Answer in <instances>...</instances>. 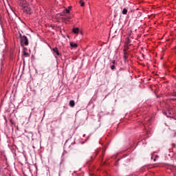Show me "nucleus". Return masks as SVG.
<instances>
[{
	"mask_svg": "<svg viewBox=\"0 0 176 176\" xmlns=\"http://www.w3.org/2000/svg\"><path fill=\"white\" fill-rule=\"evenodd\" d=\"M16 3L19 7L23 10V13L26 14H32L34 13V6L32 4H29L25 0H16Z\"/></svg>",
	"mask_w": 176,
	"mask_h": 176,
	"instance_id": "obj_1",
	"label": "nucleus"
},
{
	"mask_svg": "<svg viewBox=\"0 0 176 176\" xmlns=\"http://www.w3.org/2000/svg\"><path fill=\"white\" fill-rule=\"evenodd\" d=\"M21 46H28V38L25 35L22 36L20 34Z\"/></svg>",
	"mask_w": 176,
	"mask_h": 176,
	"instance_id": "obj_2",
	"label": "nucleus"
},
{
	"mask_svg": "<svg viewBox=\"0 0 176 176\" xmlns=\"http://www.w3.org/2000/svg\"><path fill=\"white\" fill-rule=\"evenodd\" d=\"M72 32L76 34H80V35H83V31L79 28H74L72 29Z\"/></svg>",
	"mask_w": 176,
	"mask_h": 176,
	"instance_id": "obj_3",
	"label": "nucleus"
},
{
	"mask_svg": "<svg viewBox=\"0 0 176 176\" xmlns=\"http://www.w3.org/2000/svg\"><path fill=\"white\" fill-rule=\"evenodd\" d=\"M130 43H131V41L130 40V38L129 37H127L126 38V41H125V47L126 49H129V45H130Z\"/></svg>",
	"mask_w": 176,
	"mask_h": 176,
	"instance_id": "obj_4",
	"label": "nucleus"
},
{
	"mask_svg": "<svg viewBox=\"0 0 176 176\" xmlns=\"http://www.w3.org/2000/svg\"><path fill=\"white\" fill-rule=\"evenodd\" d=\"M52 52H54V53H56V56H60V52H58V48H57V47L53 48Z\"/></svg>",
	"mask_w": 176,
	"mask_h": 176,
	"instance_id": "obj_5",
	"label": "nucleus"
},
{
	"mask_svg": "<svg viewBox=\"0 0 176 176\" xmlns=\"http://www.w3.org/2000/svg\"><path fill=\"white\" fill-rule=\"evenodd\" d=\"M69 105L72 108H74V107H75V101L74 100H70L69 102Z\"/></svg>",
	"mask_w": 176,
	"mask_h": 176,
	"instance_id": "obj_6",
	"label": "nucleus"
},
{
	"mask_svg": "<svg viewBox=\"0 0 176 176\" xmlns=\"http://www.w3.org/2000/svg\"><path fill=\"white\" fill-rule=\"evenodd\" d=\"M70 46H71V47H78V44L71 42L70 43Z\"/></svg>",
	"mask_w": 176,
	"mask_h": 176,
	"instance_id": "obj_7",
	"label": "nucleus"
},
{
	"mask_svg": "<svg viewBox=\"0 0 176 176\" xmlns=\"http://www.w3.org/2000/svg\"><path fill=\"white\" fill-rule=\"evenodd\" d=\"M122 14H127V9L124 8L122 10Z\"/></svg>",
	"mask_w": 176,
	"mask_h": 176,
	"instance_id": "obj_8",
	"label": "nucleus"
},
{
	"mask_svg": "<svg viewBox=\"0 0 176 176\" xmlns=\"http://www.w3.org/2000/svg\"><path fill=\"white\" fill-rule=\"evenodd\" d=\"M63 12H65V13H69V9H68V8H65L64 10H63Z\"/></svg>",
	"mask_w": 176,
	"mask_h": 176,
	"instance_id": "obj_9",
	"label": "nucleus"
},
{
	"mask_svg": "<svg viewBox=\"0 0 176 176\" xmlns=\"http://www.w3.org/2000/svg\"><path fill=\"white\" fill-rule=\"evenodd\" d=\"M80 6L82 7L85 6V2H83L82 1H80Z\"/></svg>",
	"mask_w": 176,
	"mask_h": 176,
	"instance_id": "obj_10",
	"label": "nucleus"
},
{
	"mask_svg": "<svg viewBox=\"0 0 176 176\" xmlns=\"http://www.w3.org/2000/svg\"><path fill=\"white\" fill-rule=\"evenodd\" d=\"M124 58H127V55L126 54V52H124Z\"/></svg>",
	"mask_w": 176,
	"mask_h": 176,
	"instance_id": "obj_11",
	"label": "nucleus"
},
{
	"mask_svg": "<svg viewBox=\"0 0 176 176\" xmlns=\"http://www.w3.org/2000/svg\"><path fill=\"white\" fill-rule=\"evenodd\" d=\"M115 69V65H111V69Z\"/></svg>",
	"mask_w": 176,
	"mask_h": 176,
	"instance_id": "obj_12",
	"label": "nucleus"
},
{
	"mask_svg": "<svg viewBox=\"0 0 176 176\" xmlns=\"http://www.w3.org/2000/svg\"><path fill=\"white\" fill-rule=\"evenodd\" d=\"M58 176H61V170L59 171Z\"/></svg>",
	"mask_w": 176,
	"mask_h": 176,
	"instance_id": "obj_13",
	"label": "nucleus"
},
{
	"mask_svg": "<svg viewBox=\"0 0 176 176\" xmlns=\"http://www.w3.org/2000/svg\"><path fill=\"white\" fill-rule=\"evenodd\" d=\"M24 56H28V54L27 52H24Z\"/></svg>",
	"mask_w": 176,
	"mask_h": 176,
	"instance_id": "obj_14",
	"label": "nucleus"
},
{
	"mask_svg": "<svg viewBox=\"0 0 176 176\" xmlns=\"http://www.w3.org/2000/svg\"><path fill=\"white\" fill-rule=\"evenodd\" d=\"M72 6H69V7H68L69 10H70V9H72Z\"/></svg>",
	"mask_w": 176,
	"mask_h": 176,
	"instance_id": "obj_15",
	"label": "nucleus"
},
{
	"mask_svg": "<svg viewBox=\"0 0 176 176\" xmlns=\"http://www.w3.org/2000/svg\"><path fill=\"white\" fill-rule=\"evenodd\" d=\"M112 63H113V64H115V60H112Z\"/></svg>",
	"mask_w": 176,
	"mask_h": 176,
	"instance_id": "obj_16",
	"label": "nucleus"
},
{
	"mask_svg": "<svg viewBox=\"0 0 176 176\" xmlns=\"http://www.w3.org/2000/svg\"><path fill=\"white\" fill-rule=\"evenodd\" d=\"M68 19H71V17H68Z\"/></svg>",
	"mask_w": 176,
	"mask_h": 176,
	"instance_id": "obj_17",
	"label": "nucleus"
}]
</instances>
